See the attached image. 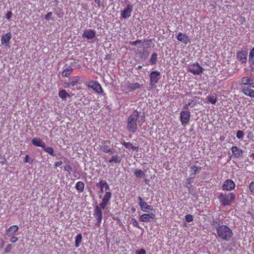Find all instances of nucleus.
<instances>
[{
  "label": "nucleus",
  "mask_w": 254,
  "mask_h": 254,
  "mask_svg": "<svg viewBox=\"0 0 254 254\" xmlns=\"http://www.w3.org/2000/svg\"><path fill=\"white\" fill-rule=\"evenodd\" d=\"M131 223L132 224L133 226H134V227H136V228H139V229H142V228L139 226V223L137 222V221L135 218H131Z\"/></svg>",
  "instance_id": "37"
},
{
  "label": "nucleus",
  "mask_w": 254,
  "mask_h": 254,
  "mask_svg": "<svg viewBox=\"0 0 254 254\" xmlns=\"http://www.w3.org/2000/svg\"><path fill=\"white\" fill-rule=\"evenodd\" d=\"M236 195L233 192L220 193L218 196L220 203L223 206H229L234 202Z\"/></svg>",
  "instance_id": "4"
},
{
  "label": "nucleus",
  "mask_w": 254,
  "mask_h": 254,
  "mask_svg": "<svg viewBox=\"0 0 254 254\" xmlns=\"http://www.w3.org/2000/svg\"><path fill=\"white\" fill-rule=\"evenodd\" d=\"M150 84H156L158 82L161 78L160 72L157 70H154L150 73Z\"/></svg>",
  "instance_id": "8"
},
{
  "label": "nucleus",
  "mask_w": 254,
  "mask_h": 254,
  "mask_svg": "<svg viewBox=\"0 0 254 254\" xmlns=\"http://www.w3.org/2000/svg\"><path fill=\"white\" fill-rule=\"evenodd\" d=\"M155 219V215L154 213H144L142 214L139 217V221L143 222H148L151 221V220Z\"/></svg>",
  "instance_id": "17"
},
{
  "label": "nucleus",
  "mask_w": 254,
  "mask_h": 254,
  "mask_svg": "<svg viewBox=\"0 0 254 254\" xmlns=\"http://www.w3.org/2000/svg\"><path fill=\"white\" fill-rule=\"evenodd\" d=\"M133 9V4L130 3L128 4L127 5V7L121 12V16L122 18L126 19L130 17Z\"/></svg>",
  "instance_id": "9"
},
{
  "label": "nucleus",
  "mask_w": 254,
  "mask_h": 254,
  "mask_svg": "<svg viewBox=\"0 0 254 254\" xmlns=\"http://www.w3.org/2000/svg\"><path fill=\"white\" fill-rule=\"evenodd\" d=\"M110 144V141L108 140H102V144L99 145V149L104 153L112 154L116 152V150L111 148Z\"/></svg>",
  "instance_id": "6"
},
{
  "label": "nucleus",
  "mask_w": 254,
  "mask_h": 254,
  "mask_svg": "<svg viewBox=\"0 0 254 254\" xmlns=\"http://www.w3.org/2000/svg\"><path fill=\"white\" fill-rule=\"evenodd\" d=\"M122 144L125 146V147L127 149H131L132 144L130 142H127L124 141L122 143Z\"/></svg>",
  "instance_id": "42"
},
{
  "label": "nucleus",
  "mask_w": 254,
  "mask_h": 254,
  "mask_svg": "<svg viewBox=\"0 0 254 254\" xmlns=\"http://www.w3.org/2000/svg\"><path fill=\"white\" fill-rule=\"evenodd\" d=\"M24 163H28L30 164H32L33 162V159H31L28 155H26L24 159Z\"/></svg>",
  "instance_id": "41"
},
{
  "label": "nucleus",
  "mask_w": 254,
  "mask_h": 254,
  "mask_svg": "<svg viewBox=\"0 0 254 254\" xmlns=\"http://www.w3.org/2000/svg\"><path fill=\"white\" fill-rule=\"evenodd\" d=\"M138 204L140 207L141 210L143 212H146L147 210H152L153 209V206L147 204L144 200L140 196L138 197Z\"/></svg>",
  "instance_id": "14"
},
{
  "label": "nucleus",
  "mask_w": 254,
  "mask_h": 254,
  "mask_svg": "<svg viewBox=\"0 0 254 254\" xmlns=\"http://www.w3.org/2000/svg\"><path fill=\"white\" fill-rule=\"evenodd\" d=\"M189 107H190V104L188 103L184 106L183 109H188Z\"/></svg>",
  "instance_id": "56"
},
{
  "label": "nucleus",
  "mask_w": 254,
  "mask_h": 254,
  "mask_svg": "<svg viewBox=\"0 0 254 254\" xmlns=\"http://www.w3.org/2000/svg\"><path fill=\"white\" fill-rule=\"evenodd\" d=\"M139 114L136 110L133 111L128 117L127 122V128L129 132L132 133L136 132L138 129L137 123L141 126L144 122V120L139 121Z\"/></svg>",
  "instance_id": "2"
},
{
  "label": "nucleus",
  "mask_w": 254,
  "mask_h": 254,
  "mask_svg": "<svg viewBox=\"0 0 254 254\" xmlns=\"http://www.w3.org/2000/svg\"><path fill=\"white\" fill-rule=\"evenodd\" d=\"M157 54L156 53H153L149 60L151 64H155L157 63Z\"/></svg>",
  "instance_id": "34"
},
{
  "label": "nucleus",
  "mask_w": 254,
  "mask_h": 254,
  "mask_svg": "<svg viewBox=\"0 0 254 254\" xmlns=\"http://www.w3.org/2000/svg\"><path fill=\"white\" fill-rule=\"evenodd\" d=\"M63 162L62 161H59L55 163L54 167L55 168H57L58 167L61 166Z\"/></svg>",
  "instance_id": "53"
},
{
  "label": "nucleus",
  "mask_w": 254,
  "mask_h": 254,
  "mask_svg": "<svg viewBox=\"0 0 254 254\" xmlns=\"http://www.w3.org/2000/svg\"><path fill=\"white\" fill-rule=\"evenodd\" d=\"M201 169L202 167L200 166H196L195 165L190 166V178H194L195 175L200 172Z\"/></svg>",
  "instance_id": "16"
},
{
  "label": "nucleus",
  "mask_w": 254,
  "mask_h": 254,
  "mask_svg": "<svg viewBox=\"0 0 254 254\" xmlns=\"http://www.w3.org/2000/svg\"><path fill=\"white\" fill-rule=\"evenodd\" d=\"M190 68L188 69V71L192 73L194 75L200 74L203 70V68L200 66L199 64L197 62H195L192 64L190 65Z\"/></svg>",
  "instance_id": "7"
},
{
  "label": "nucleus",
  "mask_w": 254,
  "mask_h": 254,
  "mask_svg": "<svg viewBox=\"0 0 254 254\" xmlns=\"http://www.w3.org/2000/svg\"><path fill=\"white\" fill-rule=\"evenodd\" d=\"M254 57V47H253L250 51L249 59V61L250 62L253 59Z\"/></svg>",
  "instance_id": "45"
},
{
  "label": "nucleus",
  "mask_w": 254,
  "mask_h": 254,
  "mask_svg": "<svg viewBox=\"0 0 254 254\" xmlns=\"http://www.w3.org/2000/svg\"><path fill=\"white\" fill-rule=\"evenodd\" d=\"M190 118V113L188 111H182L180 113V120L183 125L188 124Z\"/></svg>",
  "instance_id": "11"
},
{
  "label": "nucleus",
  "mask_w": 254,
  "mask_h": 254,
  "mask_svg": "<svg viewBox=\"0 0 254 254\" xmlns=\"http://www.w3.org/2000/svg\"><path fill=\"white\" fill-rule=\"evenodd\" d=\"M236 187L235 182L231 179L226 180L222 187L223 190L231 191L234 190Z\"/></svg>",
  "instance_id": "10"
},
{
  "label": "nucleus",
  "mask_w": 254,
  "mask_h": 254,
  "mask_svg": "<svg viewBox=\"0 0 254 254\" xmlns=\"http://www.w3.org/2000/svg\"><path fill=\"white\" fill-rule=\"evenodd\" d=\"M186 221L187 222H192L193 220V216L191 214H187L185 216Z\"/></svg>",
  "instance_id": "43"
},
{
  "label": "nucleus",
  "mask_w": 254,
  "mask_h": 254,
  "mask_svg": "<svg viewBox=\"0 0 254 254\" xmlns=\"http://www.w3.org/2000/svg\"><path fill=\"white\" fill-rule=\"evenodd\" d=\"M43 150L46 153L49 154L52 156H55V154H54V148L52 147H46V145L45 147H43Z\"/></svg>",
  "instance_id": "32"
},
{
  "label": "nucleus",
  "mask_w": 254,
  "mask_h": 254,
  "mask_svg": "<svg viewBox=\"0 0 254 254\" xmlns=\"http://www.w3.org/2000/svg\"><path fill=\"white\" fill-rule=\"evenodd\" d=\"M187 183L188 185H191V181H190V179H187Z\"/></svg>",
  "instance_id": "57"
},
{
  "label": "nucleus",
  "mask_w": 254,
  "mask_h": 254,
  "mask_svg": "<svg viewBox=\"0 0 254 254\" xmlns=\"http://www.w3.org/2000/svg\"><path fill=\"white\" fill-rule=\"evenodd\" d=\"M18 240V238L15 236H12L10 239V241L13 243H15Z\"/></svg>",
  "instance_id": "52"
},
{
  "label": "nucleus",
  "mask_w": 254,
  "mask_h": 254,
  "mask_svg": "<svg viewBox=\"0 0 254 254\" xmlns=\"http://www.w3.org/2000/svg\"><path fill=\"white\" fill-rule=\"evenodd\" d=\"M84 184L82 182L78 181L76 184L75 188L79 192H82L84 191Z\"/></svg>",
  "instance_id": "30"
},
{
  "label": "nucleus",
  "mask_w": 254,
  "mask_h": 254,
  "mask_svg": "<svg viewBox=\"0 0 254 254\" xmlns=\"http://www.w3.org/2000/svg\"><path fill=\"white\" fill-rule=\"evenodd\" d=\"M244 133L242 130H238L236 134V137L240 140H242L244 138Z\"/></svg>",
  "instance_id": "38"
},
{
  "label": "nucleus",
  "mask_w": 254,
  "mask_h": 254,
  "mask_svg": "<svg viewBox=\"0 0 254 254\" xmlns=\"http://www.w3.org/2000/svg\"><path fill=\"white\" fill-rule=\"evenodd\" d=\"M64 170L67 172L69 174L72 171V167L69 165H66L64 166Z\"/></svg>",
  "instance_id": "44"
},
{
  "label": "nucleus",
  "mask_w": 254,
  "mask_h": 254,
  "mask_svg": "<svg viewBox=\"0 0 254 254\" xmlns=\"http://www.w3.org/2000/svg\"><path fill=\"white\" fill-rule=\"evenodd\" d=\"M129 92H131L137 89L141 88L143 87V84H140L137 82L135 83H130L129 84Z\"/></svg>",
  "instance_id": "24"
},
{
  "label": "nucleus",
  "mask_w": 254,
  "mask_h": 254,
  "mask_svg": "<svg viewBox=\"0 0 254 254\" xmlns=\"http://www.w3.org/2000/svg\"><path fill=\"white\" fill-rule=\"evenodd\" d=\"M237 59L241 64H246L247 62L248 53L246 50H240L236 53Z\"/></svg>",
  "instance_id": "13"
},
{
  "label": "nucleus",
  "mask_w": 254,
  "mask_h": 254,
  "mask_svg": "<svg viewBox=\"0 0 254 254\" xmlns=\"http://www.w3.org/2000/svg\"><path fill=\"white\" fill-rule=\"evenodd\" d=\"M217 237L222 241H229L233 235L232 230L230 227L224 224L215 227Z\"/></svg>",
  "instance_id": "3"
},
{
  "label": "nucleus",
  "mask_w": 254,
  "mask_h": 254,
  "mask_svg": "<svg viewBox=\"0 0 254 254\" xmlns=\"http://www.w3.org/2000/svg\"><path fill=\"white\" fill-rule=\"evenodd\" d=\"M211 225L212 226H215V228L217 226L221 225V224H220V220L218 219H213L211 222Z\"/></svg>",
  "instance_id": "39"
},
{
  "label": "nucleus",
  "mask_w": 254,
  "mask_h": 254,
  "mask_svg": "<svg viewBox=\"0 0 254 254\" xmlns=\"http://www.w3.org/2000/svg\"><path fill=\"white\" fill-rule=\"evenodd\" d=\"M32 143L35 146L45 147V143L39 137H34L32 140Z\"/></svg>",
  "instance_id": "23"
},
{
  "label": "nucleus",
  "mask_w": 254,
  "mask_h": 254,
  "mask_svg": "<svg viewBox=\"0 0 254 254\" xmlns=\"http://www.w3.org/2000/svg\"><path fill=\"white\" fill-rule=\"evenodd\" d=\"M129 82L127 81L125 82L124 84L121 85L122 88L124 91H127L129 92Z\"/></svg>",
  "instance_id": "35"
},
{
  "label": "nucleus",
  "mask_w": 254,
  "mask_h": 254,
  "mask_svg": "<svg viewBox=\"0 0 254 254\" xmlns=\"http://www.w3.org/2000/svg\"><path fill=\"white\" fill-rule=\"evenodd\" d=\"M134 174L137 178H141L145 176V172L142 170L138 169H136L134 171Z\"/></svg>",
  "instance_id": "27"
},
{
  "label": "nucleus",
  "mask_w": 254,
  "mask_h": 254,
  "mask_svg": "<svg viewBox=\"0 0 254 254\" xmlns=\"http://www.w3.org/2000/svg\"><path fill=\"white\" fill-rule=\"evenodd\" d=\"M250 191L252 193H254V182H252L249 187Z\"/></svg>",
  "instance_id": "48"
},
{
  "label": "nucleus",
  "mask_w": 254,
  "mask_h": 254,
  "mask_svg": "<svg viewBox=\"0 0 254 254\" xmlns=\"http://www.w3.org/2000/svg\"><path fill=\"white\" fill-rule=\"evenodd\" d=\"M231 151L233 156L235 158H239L243 156V150L237 146H232L231 148Z\"/></svg>",
  "instance_id": "21"
},
{
  "label": "nucleus",
  "mask_w": 254,
  "mask_h": 254,
  "mask_svg": "<svg viewBox=\"0 0 254 254\" xmlns=\"http://www.w3.org/2000/svg\"><path fill=\"white\" fill-rule=\"evenodd\" d=\"M95 36L96 31L91 29L85 30L82 35V38H86L87 40H92L94 38Z\"/></svg>",
  "instance_id": "15"
},
{
  "label": "nucleus",
  "mask_w": 254,
  "mask_h": 254,
  "mask_svg": "<svg viewBox=\"0 0 254 254\" xmlns=\"http://www.w3.org/2000/svg\"><path fill=\"white\" fill-rule=\"evenodd\" d=\"M191 187V185H190V186H188V189L190 190V189Z\"/></svg>",
  "instance_id": "61"
},
{
  "label": "nucleus",
  "mask_w": 254,
  "mask_h": 254,
  "mask_svg": "<svg viewBox=\"0 0 254 254\" xmlns=\"http://www.w3.org/2000/svg\"><path fill=\"white\" fill-rule=\"evenodd\" d=\"M145 43H148V42H152V40H144Z\"/></svg>",
  "instance_id": "58"
},
{
  "label": "nucleus",
  "mask_w": 254,
  "mask_h": 254,
  "mask_svg": "<svg viewBox=\"0 0 254 254\" xmlns=\"http://www.w3.org/2000/svg\"><path fill=\"white\" fill-rule=\"evenodd\" d=\"M206 99L207 100L208 102H209L213 105H215L217 101V96L215 94H211L208 95L206 97Z\"/></svg>",
  "instance_id": "25"
},
{
  "label": "nucleus",
  "mask_w": 254,
  "mask_h": 254,
  "mask_svg": "<svg viewBox=\"0 0 254 254\" xmlns=\"http://www.w3.org/2000/svg\"><path fill=\"white\" fill-rule=\"evenodd\" d=\"M18 230V227L17 225H12L10 226L6 232V234L11 235L15 233Z\"/></svg>",
  "instance_id": "26"
},
{
  "label": "nucleus",
  "mask_w": 254,
  "mask_h": 254,
  "mask_svg": "<svg viewBox=\"0 0 254 254\" xmlns=\"http://www.w3.org/2000/svg\"><path fill=\"white\" fill-rule=\"evenodd\" d=\"M82 240V236L81 234H78L75 237V246L76 248H78Z\"/></svg>",
  "instance_id": "33"
},
{
  "label": "nucleus",
  "mask_w": 254,
  "mask_h": 254,
  "mask_svg": "<svg viewBox=\"0 0 254 254\" xmlns=\"http://www.w3.org/2000/svg\"><path fill=\"white\" fill-rule=\"evenodd\" d=\"M121 161V160L120 157L119 156L114 155V156H112L111 159L108 160V162L110 163L114 162L116 163L119 164V163H120Z\"/></svg>",
  "instance_id": "31"
},
{
  "label": "nucleus",
  "mask_w": 254,
  "mask_h": 254,
  "mask_svg": "<svg viewBox=\"0 0 254 254\" xmlns=\"http://www.w3.org/2000/svg\"><path fill=\"white\" fill-rule=\"evenodd\" d=\"M59 96L62 99V100L65 101L66 100L67 97H69V95L67 93L65 90L62 89L59 92Z\"/></svg>",
  "instance_id": "28"
},
{
  "label": "nucleus",
  "mask_w": 254,
  "mask_h": 254,
  "mask_svg": "<svg viewBox=\"0 0 254 254\" xmlns=\"http://www.w3.org/2000/svg\"><path fill=\"white\" fill-rule=\"evenodd\" d=\"M12 15V11H8L5 15V18L8 20H9L11 18Z\"/></svg>",
  "instance_id": "49"
},
{
  "label": "nucleus",
  "mask_w": 254,
  "mask_h": 254,
  "mask_svg": "<svg viewBox=\"0 0 254 254\" xmlns=\"http://www.w3.org/2000/svg\"><path fill=\"white\" fill-rule=\"evenodd\" d=\"M193 100L191 101L190 102H189L188 103V104H190V107H194V106H195L197 103V99H198V98L197 97H194V98H193Z\"/></svg>",
  "instance_id": "40"
},
{
  "label": "nucleus",
  "mask_w": 254,
  "mask_h": 254,
  "mask_svg": "<svg viewBox=\"0 0 254 254\" xmlns=\"http://www.w3.org/2000/svg\"><path fill=\"white\" fill-rule=\"evenodd\" d=\"M104 180H101L98 183L96 184V186L100 189L101 192H103Z\"/></svg>",
  "instance_id": "36"
},
{
  "label": "nucleus",
  "mask_w": 254,
  "mask_h": 254,
  "mask_svg": "<svg viewBox=\"0 0 254 254\" xmlns=\"http://www.w3.org/2000/svg\"><path fill=\"white\" fill-rule=\"evenodd\" d=\"M82 83V80H81V78L79 76H75L72 77L70 79V82L67 83V86L71 85L74 87L75 85L81 84Z\"/></svg>",
  "instance_id": "22"
},
{
  "label": "nucleus",
  "mask_w": 254,
  "mask_h": 254,
  "mask_svg": "<svg viewBox=\"0 0 254 254\" xmlns=\"http://www.w3.org/2000/svg\"><path fill=\"white\" fill-rule=\"evenodd\" d=\"M254 85L253 86H241V91L246 96L254 99Z\"/></svg>",
  "instance_id": "12"
},
{
  "label": "nucleus",
  "mask_w": 254,
  "mask_h": 254,
  "mask_svg": "<svg viewBox=\"0 0 254 254\" xmlns=\"http://www.w3.org/2000/svg\"><path fill=\"white\" fill-rule=\"evenodd\" d=\"M111 197L112 193L110 191L106 192L100 205H96L94 206L93 215L97 220L96 223L97 226H100L103 219V213L102 210H104L108 205Z\"/></svg>",
  "instance_id": "1"
},
{
  "label": "nucleus",
  "mask_w": 254,
  "mask_h": 254,
  "mask_svg": "<svg viewBox=\"0 0 254 254\" xmlns=\"http://www.w3.org/2000/svg\"><path fill=\"white\" fill-rule=\"evenodd\" d=\"M104 187L106 190H110L109 185L108 184V183L106 182L105 180H104Z\"/></svg>",
  "instance_id": "54"
},
{
  "label": "nucleus",
  "mask_w": 254,
  "mask_h": 254,
  "mask_svg": "<svg viewBox=\"0 0 254 254\" xmlns=\"http://www.w3.org/2000/svg\"><path fill=\"white\" fill-rule=\"evenodd\" d=\"M241 86H253L254 81L253 79L248 76H244L241 79Z\"/></svg>",
  "instance_id": "20"
},
{
  "label": "nucleus",
  "mask_w": 254,
  "mask_h": 254,
  "mask_svg": "<svg viewBox=\"0 0 254 254\" xmlns=\"http://www.w3.org/2000/svg\"><path fill=\"white\" fill-rule=\"evenodd\" d=\"M73 71V68L71 66H69L68 67L64 69L62 72V75L64 77H68L71 74V73Z\"/></svg>",
  "instance_id": "29"
},
{
  "label": "nucleus",
  "mask_w": 254,
  "mask_h": 254,
  "mask_svg": "<svg viewBox=\"0 0 254 254\" xmlns=\"http://www.w3.org/2000/svg\"><path fill=\"white\" fill-rule=\"evenodd\" d=\"M52 12H49L47 13V14L45 15V18L47 21H49L51 20L52 17Z\"/></svg>",
  "instance_id": "47"
},
{
  "label": "nucleus",
  "mask_w": 254,
  "mask_h": 254,
  "mask_svg": "<svg viewBox=\"0 0 254 254\" xmlns=\"http://www.w3.org/2000/svg\"><path fill=\"white\" fill-rule=\"evenodd\" d=\"M11 38L10 32H8L1 36V44L6 47H9L10 41Z\"/></svg>",
  "instance_id": "18"
},
{
  "label": "nucleus",
  "mask_w": 254,
  "mask_h": 254,
  "mask_svg": "<svg viewBox=\"0 0 254 254\" xmlns=\"http://www.w3.org/2000/svg\"><path fill=\"white\" fill-rule=\"evenodd\" d=\"M146 251L144 249H140L136 251V254H146Z\"/></svg>",
  "instance_id": "50"
},
{
  "label": "nucleus",
  "mask_w": 254,
  "mask_h": 254,
  "mask_svg": "<svg viewBox=\"0 0 254 254\" xmlns=\"http://www.w3.org/2000/svg\"><path fill=\"white\" fill-rule=\"evenodd\" d=\"M131 209H132L133 212H134L135 211V208H132Z\"/></svg>",
  "instance_id": "59"
},
{
  "label": "nucleus",
  "mask_w": 254,
  "mask_h": 254,
  "mask_svg": "<svg viewBox=\"0 0 254 254\" xmlns=\"http://www.w3.org/2000/svg\"><path fill=\"white\" fill-rule=\"evenodd\" d=\"M176 38L179 41L185 44H187L188 43L190 42V40L189 36L182 32H179Z\"/></svg>",
  "instance_id": "19"
},
{
  "label": "nucleus",
  "mask_w": 254,
  "mask_h": 254,
  "mask_svg": "<svg viewBox=\"0 0 254 254\" xmlns=\"http://www.w3.org/2000/svg\"><path fill=\"white\" fill-rule=\"evenodd\" d=\"M141 68V66H138V69H140Z\"/></svg>",
  "instance_id": "60"
},
{
  "label": "nucleus",
  "mask_w": 254,
  "mask_h": 254,
  "mask_svg": "<svg viewBox=\"0 0 254 254\" xmlns=\"http://www.w3.org/2000/svg\"><path fill=\"white\" fill-rule=\"evenodd\" d=\"M12 248V246L11 244H8L6 246L4 250L5 253H8L11 252Z\"/></svg>",
  "instance_id": "46"
},
{
  "label": "nucleus",
  "mask_w": 254,
  "mask_h": 254,
  "mask_svg": "<svg viewBox=\"0 0 254 254\" xmlns=\"http://www.w3.org/2000/svg\"><path fill=\"white\" fill-rule=\"evenodd\" d=\"M141 42V40H137L134 41H130L129 43L131 45H136L137 44L140 43Z\"/></svg>",
  "instance_id": "51"
},
{
  "label": "nucleus",
  "mask_w": 254,
  "mask_h": 254,
  "mask_svg": "<svg viewBox=\"0 0 254 254\" xmlns=\"http://www.w3.org/2000/svg\"><path fill=\"white\" fill-rule=\"evenodd\" d=\"M138 148H139V147L138 146H133V145H132L131 149L132 150L138 151Z\"/></svg>",
  "instance_id": "55"
},
{
  "label": "nucleus",
  "mask_w": 254,
  "mask_h": 254,
  "mask_svg": "<svg viewBox=\"0 0 254 254\" xmlns=\"http://www.w3.org/2000/svg\"><path fill=\"white\" fill-rule=\"evenodd\" d=\"M85 84L88 88L92 89L98 94H101L104 92L101 85L97 80H90L86 82Z\"/></svg>",
  "instance_id": "5"
}]
</instances>
